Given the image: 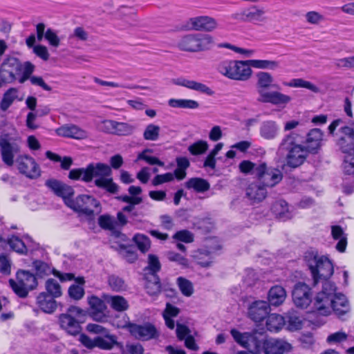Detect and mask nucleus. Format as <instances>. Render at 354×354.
Segmentation results:
<instances>
[{
  "label": "nucleus",
  "instance_id": "8fccbe9b",
  "mask_svg": "<svg viewBox=\"0 0 354 354\" xmlns=\"http://www.w3.org/2000/svg\"><path fill=\"white\" fill-rule=\"evenodd\" d=\"M47 294L53 297L57 298L62 295V288L59 283L54 279H48L45 283Z\"/></svg>",
  "mask_w": 354,
  "mask_h": 354
},
{
  "label": "nucleus",
  "instance_id": "423d86ee",
  "mask_svg": "<svg viewBox=\"0 0 354 354\" xmlns=\"http://www.w3.org/2000/svg\"><path fill=\"white\" fill-rule=\"evenodd\" d=\"M304 259L315 284L320 279H324V283L333 275V265L327 256L319 255L317 252L308 251L305 254Z\"/></svg>",
  "mask_w": 354,
  "mask_h": 354
},
{
  "label": "nucleus",
  "instance_id": "a18cd8bd",
  "mask_svg": "<svg viewBox=\"0 0 354 354\" xmlns=\"http://www.w3.org/2000/svg\"><path fill=\"white\" fill-rule=\"evenodd\" d=\"M283 85L295 88H306L314 93L319 92V88L313 83L301 78L292 79L289 82H283Z\"/></svg>",
  "mask_w": 354,
  "mask_h": 354
},
{
  "label": "nucleus",
  "instance_id": "bf43d9fd",
  "mask_svg": "<svg viewBox=\"0 0 354 354\" xmlns=\"http://www.w3.org/2000/svg\"><path fill=\"white\" fill-rule=\"evenodd\" d=\"M109 285L113 290L116 292L124 290L127 287L124 281L115 275L109 277Z\"/></svg>",
  "mask_w": 354,
  "mask_h": 354
},
{
  "label": "nucleus",
  "instance_id": "c85d7f7f",
  "mask_svg": "<svg viewBox=\"0 0 354 354\" xmlns=\"http://www.w3.org/2000/svg\"><path fill=\"white\" fill-rule=\"evenodd\" d=\"M37 304L39 308L46 313H52L57 308V303L55 297L46 292H41L37 297Z\"/></svg>",
  "mask_w": 354,
  "mask_h": 354
},
{
  "label": "nucleus",
  "instance_id": "aec40b11",
  "mask_svg": "<svg viewBox=\"0 0 354 354\" xmlns=\"http://www.w3.org/2000/svg\"><path fill=\"white\" fill-rule=\"evenodd\" d=\"M291 348V345L284 340L266 338L262 353L264 354H284L290 351Z\"/></svg>",
  "mask_w": 354,
  "mask_h": 354
},
{
  "label": "nucleus",
  "instance_id": "603ef678",
  "mask_svg": "<svg viewBox=\"0 0 354 354\" xmlns=\"http://www.w3.org/2000/svg\"><path fill=\"white\" fill-rule=\"evenodd\" d=\"M209 145L207 141L200 140L192 144L188 147V151L193 156L203 154L208 149Z\"/></svg>",
  "mask_w": 354,
  "mask_h": 354
},
{
  "label": "nucleus",
  "instance_id": "c03bdc74",
  "mask_svg": "<svg viewBox=\"0 0 354 354\" xmlns=\"http://www.w3.org/2000/svg\"><path fill=\"white\" fill-rule=\"evenodd\" d=\"M214 45L213 37L208 34H197V52L207 50Z\"/></svg>",
  "mask_w": 354,
  "mask_h": 354
},
{
  "label": "nucleus",
  "instance_id": "4d7b16f0",
  "mask_svg": "<svg viewBox=\"0 0 354 354\" xmlns=\"http://www.w3.org/2000/svg\"><path fill=\"white\" fill-rule=\"evenodd\" d=\"M151 151L150 149H145L140 153L138 154V160H143L147 163L151 165H157L158 166L163 167L165 165L163 162L160 160L158 158L155 156H151L148 154Z\"/></svg>",
  "mask_w": 354,
  "mask_h": 354
},
{
  "label": "nucleus",
  "instance_id": "f3484780",
  "mask_svg": "<svg viewBox=\"0 0 354 354\" xmlns=\"http://www.w3.org/2000/svg\"><path fill=\"white\" fill-rule=\"evenodd\" d=\"M292 299L297 307L307 308L311 302L310 289L305 283H297L292 291Z\"/></svg>",
  "mask_w": 354,
  "mask_h": 354
},
{
  "label": "nucleus",
  "instance_id": "7ed1b4c3",
  "mask_svg": "<svg viewBox=\"0 0 354 354\" xmlns=\"http://www.w3.org/2000/svg\"><path fill=\"white\" fill-rule=\"evenodd\" d=\"M111 167L106 164L98 162L89 164L86 168L74 169L70 171L68 177L73 180L91 182L93 177L95 185L107 192L114 194L118 192L119 186L111 177Z\"/></svg>",
  "mask_w": 354,
  "mask_h": 354
},
{
  "label": "nucleus",
  "instance_id": "a878e982",
  "mask_svg": "<svg viewBox=\"0 0 354 354\" xmlns=\"http://www.w3.org/2000/svg\"><path fill=\"white\" fill-rule=\"evenodd\" d=\"M59 324L62 328L71 335H76L81 331L80 322L75 317L62 314L59 316Z\"/></svg>",
  "mask_w": 354,
  "mask_h": 354
},
{
  "label": "nucleus",
  "instance_id": "6ab92c4d",
  "mask_svg": "<svg viewBox=\"0 0 354 354\" xmlns=\"http://www.w3.org/2000/svg\"><path fill=\"white\" fill-rule=\"evenodd\" d=\"M189 27L195 30L212 32L217 28V21L209 16H199L189 19Z\"/></svg>",
  "mask_w": 354,
  "mask_h": 354
},
{
  "label": "nucleus",
  "instance_id": "5701e85b",
  "mask_svg": "<svg viewBox=\"0 0 354 354\" xmlns=\"http://www.w3.org/2000/svg\"><path fill=\"white\" fill-rule=\"evenodd\" d=\"M172 82L176 85L184 86L189 89L206 94L209 96H211L214 94V91L207 85L184 77L174 79Z\"/></svg>",
  "mask_w": 354,
  "mask_h": 354
},
{
  "label": "nucleus",
  "instance_id": "1a4fd4ad",
  "mask_svg": "<svg viewBox=\"0 0 354 354\" xmlns=\"http://www.w3.org/2000/svg\"><path fill=\"white\" fill-rule=\"evenodd\" d=\"M297 136V134L295 133H290L283 139L281 143V148L288 151V165L294 168L301 165L310 153L306 147L296 143Z\"/></svg>",
  "mask_w": 354,
  "mask_h": 354
},
{
  "label": "nucleus",
  "instance_id": "ddd939ff",
  "mask_svg": "<svg viewBox=\"0 0 354 354\" xmlns=\"http://www.w3.org/2000/svg\"><path fill=\"white\" fill-rule=\"evenodd\" d=\"M263 8L250 5L239 10L230 15V19L239 22L261 23L266 21Z\"/></svg>",
  "mask_w": 354,
  "mask_h": 354
},
{
  "label": "nucleus",
  "instance_id": "a211bd4d",
  "mask_svg": "<svg viewBox=\"0 0 354 354\" xmlns=\"http://www.w3.org/2000/svg\"><path fill=\"white\" fill-rule=\"evenodd\" d=\"M79 340L82 345L88 349H93L95 347L106 351L113 349L112 344L113 342V339L112 337H106V338L96 337L94 339H91L85 334H81Z\"/></svg>",
  "mask_w": 354,
  "mask_h": 354
},
{
  "label": "nucleus",
  "instance_id": "bb28decb",
  "mask_svg": "<svg viewBox=\"0 0 354 354\" xmlns=\"http://www.w3.org/2000/svg\"><path fill=\"white\" fill-rule=\"evenodd\" d=\"M286 298V291L281 286H274L268 291V304L279 306L282 304Z\"/></svg>",
  "mask_w": 354,
  "mask_h": 354
},
{
  "label": "nucleus",
  "instance_id": "052dcab7",
  "mask_svg": "<svg viewBox=\"0 0 354 354\" xmlns=\"http://www.w3.org/2000/svg\"><path fill=\"white\" fill-rule=\"evenodd\" d=\"M88 302L91 308V311L106 310V306L103 300L96 296H91L88 298Z\"/></svg>",
  "mask_w": 354,
  "mask_h": 354
},
{
  "label": "nucleus",
  "instance_id": "f704fd0d",
  "mask_svg": "<svg viewBox=\"0 0 354 354\" xmlns=\"http://www.w3.org/2000/svg\"><path fill=\"white\" fill-rule=\"evenodd\" d=\"M185 186L189 189H194L198 193H203L210 188L208 181L201 178H191L185 183Z\"/></svg>",
  "mask_w": 354,
  "mask_h": 354
},
{
  "label": "nucleus",
  "instance_id": "58836bf2",
  "mask_svg": "<svg viewBox=\"0 0 354 354\" xmlns=\"http://www.w3.org/2000/svg\"><path fill=\"white\" fill-rule=\"evenodd\" d=\"M251 68L262 70L274 71L279 67V62L268 59H249Z\"/></svg>",
  "mask_w": 354,
  "mask_h": 354
},
{
  "label": "nucleus",
  "instance_id": "cd10ccee",
  "mask_svg": "<svg viewBox=\"0 0 354 354\" xmlns=\"http://www.w3.org/2000/svg\"><path fill=\"white\" fill-rule=\"evenodd\" d=\"M279 126L273 120H267L261 123L260 126V135L266 140H273L279 134Z\"/></svg>",
  "mask_w": 354,
  "mask_h": 354
},
{
  "label": "nucleus",
  "instance_id": "a19ab883",
  "mask_svg": "<svg viewBox=\"0 0 354 354\" xmlns=\"http://www.w3.org/2000/svg\"><path fill=\"white\" fill-rule=\"evenodd\" d=\"M285 322V319L281 315L270 314L266 319V328L270 331H278L283 326Z\"/></svg>",
  "mask_w": 354,
  "mask_h": 354
},
{
  "label": "nucleus",
  "instance_id": "69168bd1",
  "mask_svg": "<svg viewBox=\"0 0 354 354\" xmlns=\"http://www.w3.org/2000/svg\"><path fill=\"white\" fill-rule=\"evenodd\" d=\"M133 240L136 242L139 250L145 252L150 247V241L149 239L145 235L142 234H136L133 237Z\"/></svg>",
  "mask_w": 354,
  "mask_h": 354
},
{
  "label": "nucleus",
  "instance_id": "393cba45",
  "mask_svg": "<svg viewBox=\"0 0 354 354\" xmlns=\"http://www.w3.org/2000/svg\"><path fill=\"white\" fill-rule=\"evenodd\" d=\"M323 132L319 129H313L307 134L306 149L311 153H315L321 147Z\"/></svg>",
  "mask_w": 354,
  "mask_h": 354
},
{
  "label": "nucleus",
  "instance_id": "c9c22d12",
  "mask_svg": "<svg viewBox=\"0 0 354 354\" xmlns=\"http://www.w3.org/2000/svg\"><path fill=\"white\" fill-rule=\"evenodd\" d=\"M77 284H72L68 290L69 297L74 300H80L84 295L83 285L85 283L84 278L78 277L75 279Z\"/></svg>",
  "mask_w": 354,
  "mask_h": 354
},
{
  "label": "nucleus",
  "instance_id": "473e14b6",
  "mask_svg": "<svg viewBox=\"0 0 354 354\" xmlns=\"http://www.w3.org/2000/svg\"><path fill=\"white\" fill-rule=\"evenodd\" d=\"M331 235L333 239L338 241L335 247L336 249L340 252H344L347 245V236L343 229L339 225H333L331 227Z\"/></svg>",
  "mask_w": 354,
  "mask_h": 354
},
{
  "label": "nucleus",
  "instance_id": "09e8293b",
  "mask_svg": "<svg viewBox=\"0 0 354 354\" xmlns=\"http://www.w3.org/2000/svg\"><path fill=\"white\" fill-rule=\"evenodd\" d=\"M345 155L342 164L343 171L346 174H354V151L348 149V151H342Z\"/></svg>",
  "mask_w": 354,
  "mask_h": 354
},
{
  "label": "nucleus",
  "instance_id": "20e7f679",
  "mask_svg": "<svg viewBox=\"0 0 354 354\" xmlns=\"http://www.w3.org/2000/svg\"><path fill=\"white\" fill-rule=\"evenodd\" d=\"M314 306L318 313L322 315H328L334 311L340 316L348 313L350 309L345 295L336 293V286L330 281L322 283V290L317 293Z\"/></svg>",
  "mask_w": 354,
  "mask_h": 354
},
{
  "label": "nucleus",
  "instance_id": "864d4df0",
  "mask_svg": "<svg viewBox=\"0 0 354 354\" xmlns=\"http://www.w3.org/2000/svg\"><path fill=\"white\" fill-rule=\"evenodd\" d=\"M160 128L158 125L150 124L144 131L143 137L146 140L156 141L159 138Z\"/></svg>",
  "mask_w": 354,
  "mask_h": 354
},
{
  "label": "nucleus",
  "instance_id": "9d476101",
  "mask_svg": "<svg viewBox=\"0 0 354 354\" xmlns=\"http://www.w3.org/2000/svg\"><path fill=\"white\" fill-rule=\"evenodd\" d=\"M21 139L12 133H2L0 136V151L3 162L8 167L15 162V157L20 152Z\"/></svg>",
  "mask_w": 354,
  "mask_h": 354
},
{
  "label": "nucleus",
  "instance_id": "6e6552de",
  "mask_svg": "<svg viewBox=\"0 0 354 354\" xmlns=\"http://www.w3.org/2000/svg\"><path fill=\"white\" fill-rule=\"evenodd\" d=\"M234 341L252 354H261L263 352L266 336L257 330L241 333L236 329L230 331Z\"/></svg>",
  "mask_w": 354,
  "mask_h": 354
},
{
  "label": "nucleus",
  "instance_id": "c756f323",
  "mask_svg": "<svg viewBox=\"0 0 354 354\" xmlns=\"http://www.w3.org/2000/svg\"><path fill=\"white\" fill-rule=\"evenodd\" d=\"M104 299L115 311L124 312L128 310L129 307L127 300L120 295H107Z\"/></svg>",
  "mask_w": 354,
  "mask_h": 354
},
{
  "label": "nucleus",
  "instance_id": "0eeeda50",
  "mask_svg": "<svg viewBox=\"0 0 354 354\" xmlns=\"http://www.w3.org/2000/svg\"><path fill=\"white\" fill-rule=\"evenodd\" d=\"M218 70L220 73L229 79L238 81H247L252 75V70L248 60H224Z\"/></svg>",
  "mask_w": 354,
  "mask_h": 354
},
{
  "label": "nucleus",
  "instance_id": "3c124183",
  "mask_svg": "<svg viewBox=\"0 0 354 354\" xmlns=\"http://www.w3.org/2000/svg\"><path fill=\"white\" fill-rule=\"evenodd\" d=\"M8 243L10 248L19 254H26L27 252V247L23 240L18 236H12L8 240Z\"/></svg>",
  "mask_w": 354,
  "mask_h": 354
},
{
  "label": "nucleus",
  "instance_id": "13d9d810",
  "mask_svg": "<svg viewBox=\"0 0 354 354\" xmlns=\"http://www.w3.org/2000/svg\"><path fill=\"white\" fill-rule=\"evenodd\" d=\"M348 335L344 331H337L330 334L326 338V342L328 344L334 345L346 342Z\"/></svg>",
  "mask_w": 354,
  "mask_h": 354
},
{
  "label": "nucleus",
  "instance_id": "de8ad7c7",
  "mask_svg": "<svg viewBox=\"0 0 354 354\" xmlns=\"http://www.w3.org/2000/svg\"><path fill=\"white\" fill-rule=\"evenodd\" d=\"M98 224L102 229L115 232H116L118 221L113 216L104 214L98 218Z\"/></svg>",
  "mask_w": 354,
  "mask_h": 354
},
{
  "label": "nucleus",
  "instance_id": "2eb2a0df",
  "mask_svg": "<svg viewBox=\"0 0 354 354\" xmlns=\"http://www.w3.org/2000/svg\"><path fill=\"white\" fill-rule=\"evenodd\" d=\"M129 331L136 339L142 341H147L158 337V332L156 327L149 323L144 324H131Z\"/></svg>",
  "mask_w": 354,
  "mask_h": 354
},
{
  "label": "nucleus",
  "instance_id": "37998d69",
  "mask_svg": "<svg viewBox=\"0 0 354 354\" xmlns=\"http://www.w3.org/2000/svg\"><path fill=\"white\" fill-rule=\"evenodd\" d=\"M18 89L16 88H9L3 95L0 102V107L2 111H6L18 97Z\"/></svg>",
  "mask_w": 354,
  "mask_h": 354
},
{
  "label": "nucleus",
  "instance_id": "7c9ffc66",
  "mask_svg": "<svg viewBox=\"0 0 354 354\" xmlns=\"http://www.w3.org/2000/svg\"><path fill=\"white\" fill-rule=\"evenodd\" d=\"M86 330L91 333L93 334H99L100 335L99 337L101 338H106V337H112L113 339V342L112 344V348L115 346H118L119 343L118 342V337L116 335L111 334L109 329L105 327L97 324H88L86 325Z\"/></svg>",
  "mask_w": 354,
  "mask_h": 354
},
{
  "label": "nucleus",
  "instance_id": "4c0bfd02",
  "mask_svg": "<svg viewBox=\"0 0 354 354\" xmlns=\"http://www.w3.org/2000/svg\"><path fill=\"white\" fill-rule=\"evenodd\" d=\"M180 49L189 52H197V34L183 37L178 44Z\"/></svg>",
  "mask_w": 354,
  "mask_h": 354
},
{
  "label": "nucleus",
  "instance_id": "ea45409f",
  "mask_svg": "<svg viewBox=\"0 0 354 354\" xmlns=\"http://www.w3.org/2000/svg\"><path fill=\"white\" fill-rule=\"evenodd\" d=\"M145 288L147 292L151 296L157 295L160 292L161 285L157 274H149L147 277Z\"/></svg>",
  "mask_w": 354,
  "mask_h": 354
},
{
  "label": "nucleus",
  "instance_id": "4468645a",
  "mask_svg": "<svg viewBox=\"0 0 354 354\" xmlns=\"http://www.w3.org/2000/svg\"><path fill=\"white\" fill-rule=\"evenodd\" d=\"M15 164L19 173L28 178L35 179L40 176L41 169L35 159L28 155L17 156Z\"/></svg>",
  "mask_w": 354,
  "mask_h": 354
},
{
  "label": "nucleus",
  "instance_id": "412c9836",
  "mask_svg": "<svg viewBox=\"0 0 354 354\" xmlns=\"http://www.w3.org/2000/svg\"><path fill=\"white\" fill-rule=\"evenodd\" d=\"M56 133L59 136L76 140L86 139L88 136L86 131L75 124L63 125L56 130Z\"/></svg>",
  "mask_w": 354,
  "mask_h": 354
},
{
  "label": "nucleus",
  "instance_id": "72a5a7b5",
  "mask_svg": "<svg viewBox=\"0 0 354 354\" xmlns=\"http://www.w3.org/2000/svg\"><path fill=\"white\" fill-rule=\"evenodd\" d=\"M116 13L125 22V26L135 24L136 11L133 7L122 6L117 10Z\"/></svg>",
  "mask_w": 354,
  "mask_h": 354
},
{
  "label": "nucleus",
  "instance_id": "6e6d98bb",
  "mask_svg": "<svg viewBox=\"0 0 354 354\" xmlns=\"http://www.w3.org/2000/svg\"><path fill=\"white\" fill-rule=\"evenodd\" d=\"M288 328L290 330H297L301 328L302 322L299 316L295 313H288L286 315Z\"/></svg>",
  "mask_w": 354,
  "mask_h": 354
},
{
  "label": "nucleus",
  "instance_id": "2f4dec72",
  "mask_svg": "<svg viewBox=\"0 0 354 354\" xmlns=\"http://www.w3.org/2000/svg\"><path fill=\"white\" fill-rule=\"evenodd\" d=\"M274 214L281 220L286 221L292 217V213L289 210L288 203L283 200L276 201L272 207Z\"/></svg>",
  "mask_w": 354,
  "mask_h": 354
},
{
  "label": "nucleus",
  "instance_id": "39448f33",
  "mask_svg": "<svg viewBox=\"0 0 354 354\" xmlns=\"http://www.w3.org/2000/svg\"><path fill=\"white\" fill-rule=\"evenodd\" d=\"M257 88L259 94L257 100L262 103H270L277 106H285L288 104L291 97L279 91H268L267 90L276 86L272 84L274 81L272 75L268 72H259L257 74Z\"/></svg>",
  "mask_w": 354,
  "mask_h": 354
},
{
  "label": "nucleus",
  "instance_id": "e433bc0d",
  "mask_svg": "<svg viewBox=\"0 0 354 354\" xmlns=\"http://www.w3.org/2000/svg\"><path fill=\"white\" fill-rule=\"evenodd\" d=\"M168 105L172 108L196 109L199 107V103L190 99H175L168 100Z\"/></svg>",
  "mask_w": 354,
  "mask_h": 354
},
{
  "label": "nucleus",
  "instance_id": "dca6fc26",
  "mask_svg": "<svg viewBox=\"0 0 354 354\" xmlns=\"http://www.w3.org/2000/svg\"><path fill=\"white\" fill-rule=\"evenodd\" d=\"M337 145L342 151H348L354 146V124L342 126L338 132Z\"/></svg>",
  "mask_w": 354,
  "mask_h": 354
},
{
  "label": "nucleus",
  "instance_id": "49530a36",
  "mask_svg": "<svg viewBox=\"0 0 354 354\" xmlns=\"http://www.w3.org/2000/svg\"><path fill=\"white\" fill-rule=\"evenodd\" d=\"M177 168L174 171L175 177L180 180L186 176V169L189 167L190 163L186 157H178L176 158Z\"/></svg>",
  "mask_w": 354,
  "mask_h": 354
},
{
  "label": "nucleus",
  "instance_id": "5fc2aeb1",
  "mask_svg": "<svg viewBox=\"0 0 354 354\" xmlns=\"http://www.w3.org/2000/svg\"><path fill=\"white\" fill-rule=\"evenodd\" d=\"M134 127L126 122H115L114 133L118 136H129L133 133Z\"/></svg>",
  "mask_w": 354,
  "mask_h": 354
},
{
  "label": "nucleus",
  "instance_id": "e2e57ef3",
  "mask_svg": "<svg viewBox=\"0 0 354 354\" xmlns=\"http://www.w3.org/2000/svg\"><path fill=\"white\" fill-rule=\"evenodd\" d=\"M173 239L178 241L189 243L194 241V234L189 230H183L176 232L173 235Z\"/></svg>",
  "mask_w": 354,
  "mask_h": 354
},
{
  "label": "nucleus",
  "instance_id": "680f3d73",
  "mask_svg": "<svg viewBox=\"0 0 354 354\" xmlns=\"http://www.w3.org/2000/svg\"><path fill=\"white\" fill-rule=\"evenodd\" d=\"M177 281L181 292L185 296L189 297L192 295L194 288L192 283L189 280L183 277H178Z\"/></svg>",
  "mask_w": 354,
  "mask_h": 354
},
{
  "label": "nucleus",
  "instance_id": "f257e3e1",
  "mask_svg": "<svg viewBox=\"0 0 354 354\" xmlns=\"http://www.w3.org/2000/svg\"><path fill=\"white\" fill-rule=\"evenodd\" d=\"M35 66L29 62L21 64L20 61L12 56H7L0 65V87L17 80L20 84L30 80L33 85L41 87L50 91L52 88L45 83L42 77L31 76Z\"/></svg>",
  "mask_w": 354,
  "mask_h": 354
},
{
  "label": "nucleus",
  "instance_id": "4be33fe9",
  "mask_svg": "<svg viewBox=\"0 0 354 354\" xmlns=\"http://www.w3.org/2000/svg\"><path fill=\"white\" fill-rule=\"evenodd\" d=\"M270 306L266 301H256L249 308V317L255 322H260L267 317Z\"/></svg>",
  "mask_w": 354,
  "mask_h": 354
},
{
  "label": "nucleus",
  "instance_id": "774afa93",
  "mask_svg": "<svg viewBox=\"0 0 354 354\" xmlns=\"http://www.w3.org/2000/svg\"><path fill=\"white\" fill-rule=\"evenodd\" d=\"M11 261L4 254L0 255V272L4 275H9L11 272Z\"/></svg>",
  "mask_w": 354,
  "mask_h": 354
},
{
  "label": "nucleus",
  "instance_id": "9b49d317",
  "mask_svg": "<svg viewBox=\"0 0 354 354\" xmlns=\"http://www.w3.org/2000/svg\"><path fill=\"white\" fill-rule=\"evenodd\" d=\"M9 283L15 293L21 298L27 297L29 291L37 286L35 276L26 270H19L16 274V280L11 279Z\"/></svg>",
  "mask_w": 354,
  "mask_h": 354
},
{
  "label": "nucleus",
  "instance_id": "338daca9",
  "mask_svg": "<svg viewBox=\"0 0 354 354\" xmlns=\"http://www.w3.org/2000/svg\"><path fill=\"white\" fill-rule=\"evenodd\" d=\"M32 265L39 276L47 275L51 272L49 265L44 261L37 260L33 262Z\"/></svg>",
  "mask_w": 354,
  "mask_h": 354
},
{
  "label": "nucleus",
  "instance_id": "f03ea898",
  "mask_svg": "<svg viewBox=\"0 0 354 354\" xmlns=\"http://www.w3.org/2000/svg\"><path fill=\"white\" fill-rule=\"evenodd\" d=\"M45 185L51 189L57 196L62 197L65 204L74 211L87 216L92 217L94 215V208L100 212V203L94 197L82 194L78 196L75 200L71 197L74 194L72 187L62 183L55 179H49Z\"/></svg>",
  "mask_w": 354,
  "mask_h": 354
},
{
  "label": "nucleus",
  "instance_id": "f8f14e48",
  "mask_svg": "<svg viewBox=\"0 0 354 354\" xmlns=\"http://www.w3.org/2000/svg\"><path fill=\"white\" fill-rule=\"evenodd\" d=\"M255 178L266 188L273 187L282 180L283 174L278 168L269 167L266 162H260L255 169Z\"/></svg>",
  "mask_w": 354,
  "mask_h": 354
},
{
  "label": "nucleus",
  "instance_id": "79ce46f5",
  "mask_svg": "<svg viewBox=\"0 0 354 354\" xmlns=\"http://www.w3.org/2000/svg\"><path fill=\"white\" fill-rule=\"evenodd\" d=\"M179 312L180 310L177 307L169 303L167 304L166 308L162 313V315L165 322V324L169 328H174L175 322L172 319V318L176 317L178 315Z\"/></svg>",
  "mask_w": 354,
  "mask_h": 354
},
{
  "label": "nucleus",
  "instance_id": "0e129e2a",
  "mask_svg": "<svg viewBox=\"0 0 354 354\" xmlns=\"http://www.w3.org/2000/svg\"><path fill=\"white\" fill-rule=\"evenodd\" d=\"M161 266L158 258L154 254H149L147 270H149V274H156L160 270Z\"/></svg>",
  "mask_w": 354,
  "mask_h": 354
},
{
  "label": "nucleus",
  "instance_id": "b1692460",
  "mask_svg": "<svg viewBox=\"0 0 354 354\" xmlns=\"http://www.w3.org/2000/svg\"><path fill=\"white\" fill-rule=\"evenodd\" d=\"M267 196V188L259 181L252 183L246 189V196L252 203L262 201Z\"/></svg>",
  "mask_w": 354,
  "mask_h": 354
}]
</instances>
